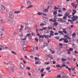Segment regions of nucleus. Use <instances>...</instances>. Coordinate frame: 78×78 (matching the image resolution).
Listing matches in <instances>:
<instances>
[{
  "label": "nucleus",
  "mask_w": 78,
  "mask_h": 78,
  "mask_svg": "<svg viewBox=\"0 0 78 78\" xmlns=\"http://www.w3.org/2000/svg\"><path fill=\"white\" fill-rule=\"evenodd\" d=\"M51 37V36L49 35H41V36H39V41H43V38H44V37L45 39H47V38H50V37Z\"/></svg>",
  "instance_id": "nucleus-1"
},
{
  "label": "nucleus",
  "mask_w": 78,
  "mask_h": 78,
  "mask_svg": "<svg viewBox=\"0 0 78 78\" xmlns=\"http://www.w3.org/2000/svg\"><path fill=\"white\" fill-rule=\"evenodd\" d=\"M67 39L66 38H62L61 39L59 40L60 41H61L62 40H64V43H68L69 42V41L67 40Z\"/></svg>",
  "instance_id": "nucleus-2"
},
{
  "label": "nucleus",
  "mask_w": 78,
  "mask_h": 78,
  "mask_svg": "<svg viewBox=\"0 0 78 78\" xmlns=\"http://www.w3.org/2000/svg\"><path fill=\"white\" fill-rule=\"evenodd\" d=\"M73 17L71 18V20H73V21H76L78 19V16H72Z\"/></svg>",
  "instance_id": "nucleus-3"
},
{
  "label": "nucleus",
  "mask_w": 78,
  "mask_h": 78,
  "mask_svg": "<svg viewBox=\"0 0 78 78\" xmlns=\"http://www.w3.org/2000/svg\"><path fill=\"white\" fill-rule=\"evenodd\" d=\"M50 7H47V9H43V12L44 13H47V12H48L49 11H48V9L50 8Z\"/></svg>",
  "instance_id": "nucleus-4"
},
{
  "label": "nucleus",
  "mask_w": 78,
  "mask_h": 78,
  "mask_svg": "<svg viewBox=\"0 0 78 78\" xmlns=\"http://www.w3.org/2000/svg\"><path fill=\"white\" fill-rule=\"evenodd\" d=\"M30 29V27H29V25L28 24H26L25 26V30H28Z\"/></svg>",
  "instance_id": "nucleus-5"
},
{
  "label": "nucleus",
  "mask_w": 78,
  "mask_h": 78,
  "mask_svg": "<svg viewBox=\"0 0 78 78\" xmlns=\"http://www.w3.org/2000/svg\"><path fill=\"white\" fill-rule=\"evenodd\" d=\"M10 72L11 73H13L14 72V67H11L10 68Z\"/></svg>",
  "instance_id": "nucleus-6"
},
{
  "label": "nucleus",
  "mask_w": 78,
  "mask_h": 78,
  "mask_svg": "<svg viewBox=\"0 0 78 78\" xmlns=\"http://www.w3.org/2000/svg\"><path fill=\"white\" fill-rule=\"evenodd\" d=\"M31 34H29L26 35V36L27 37H28L30 39H31L32 38V37L31 36Z\"/></svg>",
  "instance_id": "nucleus-7"
},
{
  "label": "nucleus",
  "mask_w": 78,
  "mask_h": 78,
  "mask_svg": "<svg viewBox=\"0 0 78 78\" xmlns=\"http://www.w3.org/2000/svg\"><path fill=\"white\" fill-rule=\"evenodd\" d=\"M64 37H66L67 39L69 40V41L71 42L72 41L71 40H72V38L68 36L67 35H65L64 36Z\"/></svg>",
  "instance_id": "nucleus-8"
},
{
  "label": "nucleus",
  "mask_w": 78,
  "mask_h": 78,
  "mask_svg": "<svg viewBox=\"0 0 78 78\" xmlns=\"http://www.w3.org/2000/svg\"><path fill=\"white\" fill-rule=\"evenodd\" d=\"M20 66L21 69H23L24 68H25V65H24V64L22 63H20Z\"/></svg>",
  "instance_id": "nucleus-9"
},
{
  "label": "nucleus",
  "mask_w": 78,
  "mask_h": 78,
  "mask_svg": "<svg viewBox=\"0 0 78 78\" xmlns=\"http://www.w3.org/2000/svg\"><path fill=\"white\" fill-rule=\"evenodd\" d=\"M4 31V29H1V30L0 29V35H1V37H2L3 36V34L2 33Z\"/></svg>",
  "instance_id": "nucleus-10"
},
{
  "label": "nucleus",
  "mask_w": 78,
  "mask_h": 78,
  "mask_svg": "<svg viewBox=\"0 0 78 78\" xmlns=\"http://www.w3.org/2000/svg\"><path fill=\"white\" fill-rule=\"evenodd\" d=\"M9 16L11 18H14V15L12 12H10L9 13Z\"/></svg>",
  "instance_id": "nucleus-11"
},
{
  "label": "nucleus",
  "mask_w": 78,
  "mask_h": 78,
  "mask_svg": "<svg viewBox=\"0 0 78 78\" xmlns=\"http://www.w3.org/2000/svg\"><path fill=\"white\" fill-rule=\"evenodd\" d=\"M72 37H73V40H75L76 39V37H74L75 36H76V34L75 33H73V34L72 35Z\"/></svg>",
  "instance_id": "nucleus-12"
},
{
  "label": "nucleus",
  "mask_w": 78,
  "mask_h": 78,
  "mask_svg": "<svg viewBox=\"0 0 78 78\" xmlns=\"http://www.w3.org/2000/svg\"><path fill=\"white\" fill-rule=\"evenodd\" d=\"M23 28H24V26H22V25H21L20 27V28L19 29L20 32H21V31H22L23 30Z\"/></svg>",
  "instance_id": "nucleus-13"
},
{
  "label": "nucleus",
  "mask_w": 78,
  "mask_h": 78,
  "mask_svg": "<svg viewBox=\"0 0 78 78\" xmlns=\"http://www.w3.org/2000/svg\"><path fill=\"white\" fill-rule=\"evenodd\" d=\"M72 47L74 48H77V46L74 44H73L72 45Z\"/></svg>",
  "instance_id": "nucleus-14"
},
{
  "label": "nucleus",
  "mask_w": 78,
  "mask_h": 78,
  "mask_svg": "<svg viewBox=\"0 0 78 78\" xmlns=\"http://www.w3.org/2000/svg\"><path fill=\"white\" fill-rule=\"evenodd\" d=\"M70 11H68L67 12H66V16H67L70 14Z\"/></svg>",
  "instance_id": "nucleus-15"
},
{
  "label": "nucleus",
  "mask_w": 78,
  "mask_h": 78,
  "mask_svg": "<svg viewBox=\"0 0 78 78\" xmlns=\"http://www.w3.org/2000/svg\"><path fill=\"white\" fill-rule=\"evenodd\" d=\"M73 13H72V15L73 16H74V15L76 13V10L75 9H73Z\"/></svg>",
  "instance_id": "nucleus-16"
},
{
  "label": "nucleus",
  "mask_w": 78,
  "mask_h": 78,
  "mask_svg": "<svg viewBox=\"0 0 78 78\" xmlns=\"http://www.w3.org/2000/svg\"><path fill=\"white\" fill-rule=\"evenodd\" d=\"M1 9H2V10H4L5 9V7H4L2 5H1Z\"/></svg>",
  "instance_id": "nucleus-17"
},
{
  "label": "nucleus",
  "mask_w": 78,
  "mask_h": 78,
  "mask_svg": "<svg viewBox=\"0 0 78 78\" xmlns=\"http://www.w3.org/2000/svg\"><path fill=\"white\" fill-rule=\"evenodd\" d=\"M63 32H64V34H67V33L66 31V29H63Z\"/></svg>",
  "instance_id": "nucleus-18"
},
{
  "label": "nucleus",
  "mask_w": 78,
  "mask_h": 78,
  "mask_svg": "<svg viewBox=\"0 0 78 78\" xmlns=\"http://www.w3.org/2000/svg\"><path fill=\"white\" fill-rule=\"evenodd\" d=\"M8 21L10 23H12V22H13V20L12 19H9V20H8Z\"/></svg>",
  "instance_id": "nucleus-19"
},
{
  "label": "nucleus",
  "mask_w": 78,
  "mask_h": 78,
  "mask_svg": "<svg viewBox=\"0 0 78 78\" xmlns=\"http://www.w3.org/2000/svg\"><path fill=\"white\" fill-rule=\"evenodd\" d=\"M35 64L36 65H37L39 64V65H40L41 64V62H35Z\"/></svg>",
  "instance_id": "nucleus-20"
},
{
  "label": "nucleus",
  "mask_w": 78,
  "mask_h": 78,
  "mask_svg": "<svg viewBox=\"0 0 78 78\" xmlns=\"http://www.w3.org/2000/svg\"><path fill=\"white\" fill-rule=\"evenodd\" d=\"M63 20H62V19L59 18L58 19V22L60 21L61 23V22H62Z\"/></svg>",
  "instance_id": "nucleus-21"
},
{
  "label": "nucleus",
  "mask_w": 78,
  "mask_h": 78,
  "mask_svg": "<svg viewBox=\"0 0 78 78\" xmlns=\"http://www.w3.org/2000/svg\"><path fill=\"white\" fill-rule=\"evenodd\" d=\"M58 12L57 10H56L55 11H54L53 13V14L55 15H56L57 14V12Z\"/></svg>",
  "instance_id": "nucleus-22"
},
{
  "label": "nucleus",
  "mask_w": 78,
  "mask_h": 78,
  "mask_svg": "<svg viewBox=\"0 0 78 78\" xmlns=\"http://www.w3.org/2000/svg\"><path fill=\"white\" fill-rule=\"evenodd\" d=\"M27 4L28 5H30L31 4V2L30 1H28L27 2Z\"/></svg>",
  "instance_id": "nucleus-23"
},
{
  "label": "nucleus",
  "mask_w": 78,
  "mask_h": 78,
  "mask_svg": "<svg viewBox=\"0 0 78 78\" xmlns=\"http://www.w3.org/2000/svg\"><path fill=\"white\" fill-rule=\"evenodd\" d=\"M73 8H74V9H76L77 7V5L76 4L74 5L73 6Z\"/></svg>",
  "instance_id": "nucleus-24"
},
{
  "label": "nucleus",
  "mask_w": 78,
  "mask_h": 78,
  "mask_svg": "<svg viewBox=\"0 0 78 78\" xmlns=\"http://www.w3.org/2000/svg\"><path fill=\"white\" fill-rule=\"evenodd\" d=\"M72 15H70L69 16H67V17H68V19H70V18H71V19H72Z\"/></svg>",
  "instance_id": "nucleus-25"
},
{
  "label": "nucleus",
  "mask_w": 78,
  "mask_h": 78,
  "mask_svg": "<svg viewBox=\"0 0 78 78\" xmlns=\"http://www.w3.org/2000/svg\"><path fill=\"white\" fill-rule=\"evenodd\" d=\"M59 34H61V35H63V33L62 31H58V32Z\"/></svg>",
  "instance_id": "nucleus-26"
},
{
  "label": "nucleus",
  "mask_w": 78,
  "mask_h": 78,
  "mask_svg": "<svg viewBox=\"0 0 78 78\" xmlns=\"http://www.w3.org/2000/svg\"><path fill=\"white\" fill-rule=\"evenodd\" d=\"M33 6V5H29V6L27 7V9L30 8H32Z\"/></svg>",
  "instance_id": "nucleus-27"
},
{
  "label": "nucleus",
  "mask_w": 78,
  "mask_h": 78,
  "mask_svg": "<svg viewBox=\"0 0 78 78\" xmlns=\"http://www.w3.org/2000/svg\"><path fill=\"white\" fill-rule=\"evenodd\" d=\"M67 51L68 54H69V55L71 54V52H70L71 51H69V49H68L67 50Z\"/></svg>",
  "instance_id": "nucleus-28"
},
{
  "label": "nucleus",
  "mask_w": 78,
  "mask_h": 78,
  "mask_svg": "<svg viewBox=\"0 0 78 78\" xmlns=\"http://www.w3.org/2000/svg\"><path fill=\"white\" fill-rule=\"evenodd\" d=\"M37 14L38 15H39V16L41 15H43V14L41 12L37 13Z\"/></svg>",
  "instance_id": "nucleus-29"
},
{
  "label": "nucleus",
  "mask_w": 78,
  "mask_h": 78,
  "mask_svg": "<svg viewBox=\"0 0 78 78\" xmlns=\"http://www.w3.org/2000/svg\"><path fill=\"white\" fill-rule=\"evenodd\" d=\"M4 20L2 19H1L0 21H1V23L2 24L3 23L4 21H3Z\"/></svg>",
  "instance_id": "nucleus-30"
},
{
  "label": "nucleus",
  "mask_w": 78,
  "mask_h": 78,
  "mask_svg": "<svg viewBox=\"0 0 78 78\" xmlns=\"http://www.w3.org/2000/svg\"><path fill=\"white\" fill-rule=\"evenodd\" d=\"M57 8H58V9H62V6H61L58 7Z\"/></svg>",
  "instance_id": "nucleus-31"
},
{
  "label": "nucleus",
  "mask_w": 78,
  "mask_h": 78,
  "mask_svg": "<svg viewBox=\"0 0 78 78\" xmlns=\"http://www.w3.org/2000/svg\"><path fill=\"white\" fill-rule=\"evenodd\" d=\"M26 69L28 70H30V68L29 67H26Z\"/></svg>",
  "instance_id": "nucleus-32"
},
{
  "label": "nucleus",
  "mask_w": 78,
  "mask_h": 78,
  "mask_svg": "<svg viewBox=\"0 0 78 78\" xmlns=\"http://www.w3.org/2000/svg\"><path fill=\"white\" fill-rule=\"evenodd\" d=\"M54 25L55 26L58 25V23L57 22H55L54 24Z\"/></svg>",
  "instance_id": "nucleus-33"
},
{
  "label": "nucleus",
  "mask_w": 78,
  "mask_h": 78,
  "mask_svg": "<svg viewBox=\"0 0 78 78\" xmlns=\"http://www.w3.org/2000/svg\"><path fill=\"white\" fill-rule=\"evenodd\" d=\"M51 69V68L50 67H48L46 68V70H50V69Z\"/></svg>",
  "instance_id": "nucleus-34"
},
{
  "label": "nucleus",
  "mask_w": 78,
  "mask_h": 78,
  "mask_svg": "<svg viewBox=\"0 0 78 78\" xmlns=\"http://www.w3.org/2000/svg\"><path fill=\"white\" fill-rule=\"evenodd\" d=\"M73 49L72 48H69V51H73Z\"/></svg>",
  "instance_id": "nucleus-35"
},
{
  "label": "nucleus",
  "mask_w": 78,
  "mask_h": 78,
  "mask_svg": "<svg viewBox=\"0 0 78 78\" xmlns=\"http://www.w3.org/2000/svg\"><path fill=\"white\" fill-rule=\"evenodd\" d=\"M56 78H60L61 77V75H58L57 76H56Z\"/></svg>",
  "instance_id": "nucleus-36"
},
{
  "label": "nucleus",
  "mask_w": 78,
  "mask_h": 78,
  "mask_svg": "<svg viewBox=\"0 0 78 78\" xmlns=\"http://www.w3.org/2000/svg\"><path fill=\"white\" fill-rule=\"evenodd\" d=\"M62 61H63V62H65L66 61V59L65 58H62L61 59Z\"/></svg>",
  "instance_id": "nucleus-37"
},
{
  "label": "nucleus",
  "mask_w": 78,
  "mask_h": 78,
  "mask_svg": "<svg viewBox=\"0 0 78 78\" xmlns=\"http://www.w3.org/2000/svg\"><path fill=\"white\" fill-rule=\"evenodd\" d=\"M14 13L16 14H18L19 13H20V11H16L15 12H14Z\"/></svg>",
  "instance_id": "nucleus-38"
},
{
  "label": "nucleus",
  "mask_w": 78,
  "mask_h": 78,
  "mask_svg": "<svg viewBox=\"0 0 78 78\" xmlns=\"http://www.w3.org/2000/svg\"><path fill=\"white\" fill-rule=\"evenodd\" d=\"M43 19L44 20H47V18L46 17H44L43 18Z\"/></svg>",
  "instance_id": "nucleus-39"
},
{
  "label": "nucleus",
  "mask_w": 78,
  "mask_h": 78,
  "mask_svg": "<svg viewBox=\"0 0 78 78\" xmlns=\"http://www.w3.org/2000/svg\"><path fill=\"white\" fill-rule=\"evenodd\" d=\"M67 16H64V17L63 18V19L64 20H66V19H67Z\"/></svg>",
  "instance_id": "nucleus-40"
},
{
  "label": "nucleus",
  "mask_w": 78,
  "mask_h": 78,
  "mask_svg": "<svg viewBox=\"0 0 78 78\" xmlns=\"http://www.w3.org/2000/svg\"><path fill=\"white\" fill-rule=\"evenodd\" d=\"M27 37H25L24 38V39H22V41H26L27 40Z\"/></svg>",
  "instance_id": "nucleus-41"
},
{
  "label": "nucleus",
  "mask_w": 78,
  "mask_h": 78,
  "mask_svg": "<svg viewBox=\"0 0 78 78\" xmlns=\"http://www.w3.org/2000/svg\"><path fill=\"white\" fill-rule=\"evenodd\" d=\"M31 34L32 35V36H35V34L34 33H31Z\"/></svg>",
  "instance_id": "nucleus-42"
},
{
  "label": "nucleus",
  "mask_w": 78,
  "mask_h": 78,
  "mask_svg": "<svg viewBox=\"0 0 78 78\" xmlns=\"http://www.w3.org/2000/svg\"><path fill=\"white\" fill-rule=\"evenodd\" d=\"M75 21H73V20H71V22H71V24H73V22H74Z\"/></svg>",
  "instance_id": "nucleus-43"
},
{
  "label": "nucleus",
  "mask_w": 78,
  "mask_h": 78,
  "mask_svg": "<svg viewBox=\"0 0 78 78\" xmlns=\"http://www.w3.org/2000/svg\"><path fill=\"white\" fill-rule=\"evenodd\" d=\"M40 25V26L41 27L43 26H45V24L43 23H41Z\"/></svg>",
  "instance_id": "nucleus-44"
},
{
  "label": "nucleus",
  "mask_w": 78,
  "mask_h": 78,
  "mask_svg": "<svg viewBox=\"0 0 78 78\" xmlns=\"http://www.w3.org/2000/svg\"><path fill=\"white\" fill-rule=\"evenodd\" d=\"M31 51H33L34 50V48H31Z\"/></svg>",
  "instance_id": "nucleus-45"
},
{
  "label": "nucleus",
  "mask_w": 78,
  "mask_h": 78,
  "mask_svg": "<svg viewBox=\"0 0 78 78\" xmlns=\"http://www.w3.org/2000/svg\"><path fill=\"white\" fill-rule=\"evenodd\" d=\"M41 78H43L45 76L44 74H41Z\"/></svg>",
  "instance_id": "nucleus-46"
},
{
  "label": "nucleus",
  "mask_w": 78,
  "mask_h": 78,
  "mask_svg": "<svg viewBox=\"0 0 78 78\" xmlns=\"http://www.w3.org/2000/svg\"><path fill=\"white\" fill-rule=\"evenodd\" d=\"M24 45H27V41H25L24 42Z\"/></svg>",
  "instance_id": "nucleus-47"
},
{
  "label": "nucleus",
  "mask_w": 78,
  "mask_h": 78,
  "mask_svg": "<svg viewBox=\"0 0 78 78\" xmlns=\"http://www.w3.org/2000/svg\"><path fill=\"white\" fill-rule=\"evenodd\" d=\"M48 30H52V28L51 27H48Z\"/></svg>",
  "instance_id": "nucleus-48"
},
{
  "label": "nucleus",
  "mask_w": 78,
  "mask_h": 78,
  "mask_svg": "<svg viewBox=\"0 0 78 78\" xmlns=\"http://www.w3.org/2000/svg\"><path fill=\"white\" fill-rule=\"evenodd\" d=\"M0 48H2L3 50H4V48L3 46H2V45H1L0 44Z\"/></svg>",
  "instance_id": "nucleus-49"
},
{
  "label": "nucleus",
  "mask_w": 78,
  "mask_h": 78,
  "mask_svg": "<svg viewBox=\"0 0 78 78\" xmlns=\"http://www.w3.org/2000/svg\"><path fill=\"white\" fill-rule=\"evenodd\" d=\"M50 32L51 34H53L54 33V32L52 30H51Z\"/></svg>",
  "instance_id": "nucleus-50"
},
{
  "label": "nucleus",
  "mask_w": 78,
  "mask_h": 78,
  "mask_svg": "<svg viewBox=\"0 0 78 78\" xmlns=\"http://www.w3.org/2000/svg\"><path fill=\"white\" fill-rule=\"evenodd\" d=\"M11 53H12V54H14L15 55H16V53L15 52L12 51V52H11Z\"/></svg>",
  "instance_id": "nucleus-51"
},
{
  "label": "nucleus",
  "mask_w": 78,
  "mask_h": 78,
  "mask_svg": "<svg viewBox=\"0 0 78 78\" xmlns=\"http://www.w3.org/2000/svg\"><path fill=\"white\" fill-rule=\"evenodd\" d=\"M63 16V15H60V14L59 15L58 14V17H60L62 16Z\"/></svg>",
  "instance_id": "nucleus-52"
},
{
  "label": "nucleus",
  "mask_w": 78,
  "mask_h": 78,
  "mask_svg": "<svg viewBox=\"0 0 78 78\" xmlns=\"http://www.w3.org/2000/svg\"><path fill=\"white\" fill-rule=\"evenodd\" d=\"M62 10L63 11H65L66 10H67V9H66L65 8H63L62 9Z\"/></svg>",
  "instance_id": "nucleus-53"
},
{
  "label": "nucleus",
  "mask_w": 78,
  "mask_h": 78,
  "mask_svg": "<svg viewBox=\"0 0 78 78\" xmlns=\"http://www.w3.org/2000/svg\"><path fill=\"white\" fill-rule=\"evenodd\" d=\"M44 69H41V73H43L44 72Z\"/></svg>",
  "instance_id": "nucleus-54"
},
{
  "label": "nucleus",
  "mask_w": 78,
  "mask_h": 78,
  "mask_svg": "<svg viewBox=\"0 0 78 78\" xmlns=\"http://www.w3.org/2000/svg\"><path fill=\"white\" fill-rule=\"evenodd\" d=\"M68 60L69 61H72V58H68Z\"/></svg>",
  "instance_id": "nucleus-55"
},
{
  "label": "nucleus",
  "mask_w": 78,
  "mask_h": 78,
  "mask_svg": "<svg viewBox=\"0 0 78 78\" xmlns=\"http://www.w3.org/2000/svg\"><path fill=\"white\" fill-rule=\"evenodd\" d=\"M49 64H50V62L44 63V64L46 65H48Z\"/></svg>",
  "instance_id": "nucleus-56"
},
{
  "label": "nucleus",
  "mask_w": 78,
  "mask_h": 78,
  "mask_svg": "<svg viewBox=\"0 0 78 78\" xmlns=\"http://www.w3.org/2000/svg\"><path fill=\"white\" fill-rule=\"evenodd\" d=\"M51 57V55H47V57Z\"/></svg>",
  "instance_id": "nucleus-57"
},
{
  "label": "nucleus",
  "mask_w": 78,
  "mask_h": 78,
  "mask_svg": "<svg viewBox=\"0 0 78 78\" xmlns=\"http://www.w3.org/2000/svg\"><path fill=\"white\" fill-rule=\"evenodd\" d=\"M54 9L55 10H56L58 9V7L57 8V7H54Z\"/></svg>",
  "instance_id": "nucleus-58"
},
{
  "label": "nucleus",
  "mask_w": 78,
  "mask_h": 78,
  "mask_svg": "<svg viewBox=\"0 0 78 78\" xmlns=\"http://www.w3.org/2000/svg\"><path fill=\"white\" fill-rule=\"evenodd\" d=\"M56 67H57V68L60 67V66L59 65H56Z\"/></svg>",
  "instance_id": "nucleus-59"
},
{
  "label": "nucleus",
  "mask_w": 78,
  "mask_h": 78,
  "mask_svg": "<svg viewBox=\"0 0 78 78\" xmlns=\"http://www.w3.org/2000/svg\"><path fill=\"white\" fill-rule=\"evenodd\" d=\"M23 62H24V64H27V62H26L25 61V60H23Z\"/></svg>",
  "instance_id": "nucleus-60"
},
{
  "label": "nucleus",
  "mask_w": 78,
  "mask_h": 78,
  "mask_svg": "<svg viewBox=\"0 0 78 78\" xmlns=\"http://www.w3.org/2000/svg\"><path fill=\"white\" fill-rule=\"evenodd\" d=\"M49 21L50 22L51 21L53 22V20L52 19H50L49 20Z\"/></svg>",
  "instance_id": "nucleus-61"
},
{
  "label": "nucleus",
  "mask_w": 78,
  "mask_h": 78,
  "mask_svg": "<svg viewBox=\"0 0 78 78\" xmlns=\"http://www.w3.org/2000/svg\"><path fill=\"white\" fill-rule=\"evenodd\" d=\"M74 52L75 53H76V54H78V52H77L76 51H75Z\"/></svg>",
  "instance_id": "nucleus-62"
},
{
  "label": "nucleus",
  "mask_w": 78,
  "mask_h": 78,
  "mask_svg": "<svg viewBox=\"0 0 78 78\" xmlns=\"http://www.w3.org/2000/svg\"><path fill=\"white\" fill-rule=\"evenodd\" d=\"M35 40L37 42H38V39H35Z\"/></svg>",
  "instance_id": "nucleus-63"
},
{
  "label": "nucleus",
  "mask_w": 78,
  "mask_h": 78,
  "mask_svg": "<svg viewBox=\"0 0 78 78\" xmlns=\"http://www.w3.org/2000/svg\"><path fill=\"white\" fill-rule=\"evenodd\" d=\"M52 62H53V64H56V62H54V61H53Z\"/></svg>",
  "instance_id": "nucleus-64"
}]
</instances>
